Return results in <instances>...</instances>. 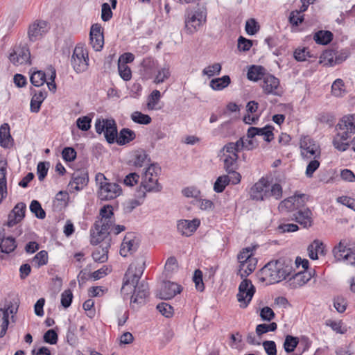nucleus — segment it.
I'll return each mask as SVG.
<instances>
[{"label": "nucleus", "instance_id": "f257e3e1", "mask_svg": "<svg viewBox=\"0 0 355 355\" xmlns=\"http://www.w3.org/2000/svg\"><path fill=\"white\" fill-rule=\"evenodd\" d=\"M145 270V261L138 259L128 267L123 277L121 293L131 296V302L144 304L149 295L148 284L145 281L139 282Z\"/></svg>", "mask_w": 355, "mask_h": 355}, {"label": "nucleus", "instance_id": "f03ea898", "mask_svg": "<svg viewBox=\"0 0 355 355\" xmlns=\"http://www.w3.org/2000/svg\"><path fill=\"white\" fill-rule=\"evenodd\" d=\"M293 270V261L288 258H280L271 261L261 269V274L263 281L270 284L279 283L290 275Z\"/></svg>", "mask_w": 355, "mask_h": 355}, {"label": "nucleus", "instance_id": "7ed1b4c3", "mask_svg": "<svg viewBox=\"0 0 355 355\" xmlns=\"http://www.w3.org/2000/svg\"><path fill=\"white\" fill-rule=\"evenodd\" d=\"M96 185L98 186V196L101 200H110L114 199L122 193L121 186L110 182L103 173H98L95 176Z\"/></svg>", "mask_w": 355, "mask_h": 355}, {"label": "nucleus", "instance_id": "20e7f679", "mask_svg": "<svg viewBox=\"0 0 355 355\" xmlns=\"http://www.w3.org/2000/svg\"><path fill=\"white\" fill-rule=\"evenodd\" d=\"M207 9L205 7L187 10L185 12L184 28L187 34L192 35L197 32L207 21Z\"/></svg>", "mask_w": 355, "mask_h": 355}, {"label": "nucleus", "instance_id": "39448f33", "mask_svg": "<svg viewBox=\"0 0 355 355\" xmlns=\"http://www.w3.org/2000/svg\"><path fill=\"white\" fill-rule=\"evenodd\" d=\"M19 309V300L13 298L6 300L0 307V338H3L7 331L9 324V315L12 322H15V315Z\"/></svg>", "mask_w": 355, "mask_h": 355}, {"label": "nucleus", "instance_id": "423d86ee", "mask_svg": "<svg viewBox=\"0 0 355 355\" xmlns=\"http://www.w3.org/2000/svg\"><path fill=\"white\" fill-rule=\"evenodd\" d=\"M161 171L157 164H150L142 174L141 184L149 193H157L162 191V186L158 182V175Z\"/></svg>", "mask_w": 355, "mask_h": 355}, {"label": "nucleus", "instance_id": "0eeeda50", "mask_svg": "<svg viewBox=\"0 0 355 355\" xmlns=\"http://www.w3.org/2000/svg\"><path fill=\"white\" fill-rule=\"evenodd\" d=\"M114 219H98L90 230V242L92 245H97L104 240L110 234V230L113 226Z\"/></svg>", "mask_w": 355, "mask_h": 355}, {"label": "nucleus", "instance_id": "6e6552de", "mask_svg": "<svg viewBox=\"0 0 355 355\" xmlns=\"http://www.w3.org/2000/svg\"><path fill=\"white\" fill-rule=\"evenodd\" d=\"M300 154L303 159L321 157V149L315 141L309 136H303L300 141Z\"/></svg>", "mask_w": 355, "mask_h": 355}, {"label": "nucleus", "instance_id": "1a4fd4ad", "mask_svg": "<svg viewBox=\"0 0 355 355\" xmlns=\"http://www.w3.org/2000/svg\"><path fill=\"white\" fill-rule=\"evenodd\" d=\"M50 30L49 23L44 19H37L31 22L27 28V37L30 42L41 40Z\"/></svg>", "mask_w": 355, "mask_h": 355}, {"label": "nucleus", "instance_id": "9d476101", "mask_svg": "<svg viewBox=\"0 0 355 355\" xmlns=\"http://www.w3.org/2000/svg\"><path fill=\"white\" fill-rule=\"evenodd\" d=\"M8 59L15 66L31 64V53L26 44L14 46L10 51Z\"/></svg>", "mask_w": 355, "mask_h": 355}, {"label": "nucleus", "instance_id": "9b49d317", "mask_svg": "<svg viewBox=\"0 0 355 355\" xmlns=\"http://www.w3.org/2000/svg\"><path fill=\"white\" fill-rule=\"evenodd\" d=\"M256 288L252 282L248 279H244L239 286V292L236 295L237 300L240 302L241 308H246L251 302Z\"/></svg>", "mask_w": 355, "mask_h": 355}, {"label": "nucleus", "instance_id": "f8f14e48", "mask_svg": "<svg viewBox=\"0 0 355 355\" xmlns=\"http://www.w3.org/2000/svg\"><path fill=\"white\" fill-rule=\"evenodd\" d=\"M223 153V160L224 163V168L229 174L233 176L232 183L236 184L240 182L241 176L237 173V159L238 154L235 153Z\"/></svg>", "mask_w": 355, "mask_h": 355}, {"label": "nucleus", "instance_id": "ddd939ff", "mask_svg": "<svg viewBox=\"0 0 355 355\" xmlns=\"http://www.w3.org/2000/svg\"><path fill=\"white\" fill-rule=\"evenodd\" d=\"M334 257L338 261H345L347 264L355 266V251L347 248L345 240L340 241L333 249Z\"/></svg>", "mask_w": 355, "mask_h": 355}, {"label": "nucleus", "instance_id": "4468645a", "mask_svg": "<svg viewBox=\"0 0 355 355\" xmlns=\"http://www.w3.org/2000/svg\"><path fill=\"white\" fill-rule=\"evenodd\" d=\"M88 54L83 46H76L72 56L71 65L76 73H82L87 70L88 67Z\"/></svg>", "mask_w": 355, "mask_h": 355}, {"label": "nucleus", "instance_id": "2eb2a0df", "mask_svg": "<svg viewBox=\"0 0 355 355\" xmlns=\"http://www.w3.org/2000/svg\"><path fill=\"white\" fill-rule=\"evenodd\" d=\"M263 92L267 95L280 96L283 94V89L280 87L279 80L270 74L263 76L261 83Z\"/></svg>", "mask_w": 355, "mask_h": 355}, {"label": "nucleus", "instance_id": "dca6fc26", "mask_svg": "<svg viewBox=\"0 0 355 355\" xmlns=\"http://www.w3.org/2000/svg\"><path fill=\"white\" fill-rule=\"evenodd\" d=\"M199 218L192 220L180 219L177 221V230L184 236L189 237L192 236L200 225Z\"/></svg>", "mask_w": 355, "mask_h": 355}, {"label": "nucleus", "instance_id": "f3484780", "mask_svg": "<svg viewBox=\"0 0 355 355\" xmlns=\"http://www.w3.org/2000/svg\"><path fill=\"white\" fill-rule=\"evenodd\" d=\"M268 182L264 178L260 179L250 189V197L256 200H264L268 198Z\"/></svg>", "mask_w": 355, "mask_h": 355}, {"label": "nucleus", "instance_id": "a211bd4d", "mask_svg": "<svg viewBox=\"0 0 355 355\" xmlns=\"http://www.w3.org/2000/svg\"><path fill=\"white\" fill-rule=\"evenodd\" d=\"M89 37L93 49L96 51H101L104 44V37L102 27L99 24H94L92 26Z\"/></svg>", "mask_w": 355, "mask_h": 355}, {"label": "nucleus", "instance_id": "6ab92c4d", "mask_svg": "<svg viewBox=\"0 0 355 355\" xmlns=\"http://www.w3.org/2000/svg\"><path fill=\"white\" fill-rule=\"evenodd\" d=\"M336 128L347 133L349 137L355 134V113L343 116L337 123Z\"/></svg>", "mask_w": 355, "mask_h": 355}, {"label": "nucleus", "instance_id": "aec40b11", "mask_svg": "<svg viewBox=\"0 0 355 355\" xmlns=\"http://www.w3.org/2000/svg\"><path fill=\"white\" fill-rule=\"evenodd\" d=\"M182 288L176 283L171 282H165L163 283L157 295L159 298L164 300H170L177 294L180 293Z\"/></svg>", "mask_w": 355, "mask_h": 355}, {"label": "nucleus", "instance_id": "412c9836", "mask_svg": "<svg viewBox=\"0 0 355 355\" xmlns=\"http://www.w3.org/2000/svg\"><path fill=\"white\" fill-rule=\"evenodd\" d=\"M313 214L309 208H299L293 214V220L300 224L304 228H309L313 225Z\"/></svg>", "mask_w": 355, "mask_h": 355}, {"label": "nucleus", "instance_id": "4be33fe9", "mask_svg": "<svg viewBox=\"0 0 355 355\" xmlns=\"http://www.w3.org/2000/svg\"><path fill=\"white\" fill-rule=\"evenodd\" d=\"M138 248V242L135 236L132 233H128L121 245L120 254L122 257H127L128 254H132Z\"/></svg>", "mask_w": 355, "mask_h": 355}, {"label": "nucleus", "instance_id": "5701e85b", "mask_svg": "<svg viewBox=\"0 0 355 355\" xmlns=\"http://www.w3.org/2000/svg\"><path fill=\"white\" fill-rule=\"evenodd\" d=\"M26 205L24 202L17 203L8 216L7 225L12 227L23 220L25 216Z\"/></svg>", "mask_w": 355, "mask_h": 355}, {"label": "nucleus", "instance_id": "b1692460", "mask_svg": "<svg viewBox=\"0 0 355 355\" xmlns=\"http://www.w3.org/2000/svg\"><path fill=\"white\" fill-rule=\"evenodd\" d=\"M157 69L156 62L152 58H146L141 63L139 69L142 78L149 80L153 78Z\"/></svg>", "mask_w": 355, "mask_h": 355}, {"label": "nucleus", "instance_id": "393cba45", "mask_svg": "<svg viewBox=\"0 0 355 355\" xmlns=\"http://www.w3.org/2000/svg\"><path fill=\"white\" fill-rule=\"evenodd\" d=\"M304 197V195L301 196H293L289 197L283 201H282L279 204V209L282 210L286 209L288 211H297L303 204V201L302 198Z\"/></svg>", "mask_w": 355, "mask_h": 355}, {"label": "nucleus", "instance_id": "a878e982", "mask_svg": "<svg viewBox=\"0 0 355 355\" xmlns=\"http://www.w3.org/2000/svg\"><path fill=\"white\" fill-rule=\"evenodd\" d=\"M89 178L87 173L83 171H77L73 174L72 180L69 186L71 189L76 191L82 190L88 183Z\"/></svg>", "mask_w": 355, "mask_h": 355}, {"label": "nucleus", "instance_id": "bb28decb", "mask_svg": "<svg viewBox=\"0 0 355 355\" xmlns=\"http://www.w3.org/2000/svg\"><path fill=\"white\" fill-rule=\"evenodd\" d=\"M350 137L347 133L338 130L334 137L332 144L338 151H346L349 147V142L347 140Z\"/></svg>", "mask_w": 355, "mask_h": 355}, {"label": "nucleus", "instance_id": "cd10ccee", "mask_svg": "<svg viewBox=\"0 0 355 355\" xmlns=\"http://www.w3.org/2000/svg\"><path fill=\"white\" fill-rule=\"evenodd\" d=\"M257 262V259H249L248 261L240 263L238 266L237 275L243 279H247V277L256 269Z\"/></svg>", "mask_w": 355, "mask_h": 355}, {"label": "nucleus", "instance_id": "c85d7f7f", "mask_svg": "<svg viewBox=\"0 0 355 355\" xmlns=\"http://www.w3.org/2000/svg\"><path fill=\"white\" fill-rule=\"evenodd\" d=\"M105 125L104 136L106 141L109 144L116 143L118 132L116 121L114 119H110V120H107Z\"/></svg>", "mask_w": 355, "mask_h": 355}, {"label": "nucleus", "instance_id": "c756f323", "mask_svg": "<svg viewBox=\"0 0 355 355\" xmlns=\"http://www.w3.org/2000/svg\"><path fill=\"white\" fill-rule=\"evenodd\" d=\"M132 165L135 167H142L149 166L150 159L146 152L144 150H136L131 160Z\"/></svg>", "mask_w": 355, "mask_h": 355}, {"label": "nucleus", "instance_id": "7c9ffc66", "mask_svg": "<svg viewBox=\"0 0 355 355\" xmlns=\"http://www.w3.org/2000/svg\"><path fill=\"white\" fill-rule=\"evenodd\" d=\"M307 250L309 258L316 260L318 254H324V245L322 241L315 239L309 245Z\"/></svg>", "mask_w": 355, "mask_h": 355}, {"label": "nucleus", "instance_id": "2f4dec72", "mask_svg": "<svg viewBox=\"0 0 355 355\" xmlns=\"http://www.w3.org/2000/svg\"><path fill=\"white\" fill-rule=\"evenodd\" d=\"M47 92L44 90H40L33 95L31 100L30 110L31 112L37 113L42 102L46 98Z\"/></svg>", "mask_w": 355, "mask_h": 355}, {"label": "nucleus", "instance_id": "473e14b6", "mask_svg": "<svg viewBox=\"0 0 355 355\" xmlns=\"http://www.w3.org/2000/svg\"><path fill=\"white\" fill-rule=\"evenodd\" d=\"M12 138L10 133V126L4 123L0 127V145L3 148H9L12 146Z\"/></svg>", "mask_w": 355, "mask_h": 355}, {"label": "nucleus", "instance_id": "72a5a7b5", "mask_svg": "<svg viewBox=\"0 0 355 355\" xmlns=\"http://www.w3.org/2000/svg\"><path fill=\"white\" fill-rule=\"evenodd\" d=\"M311 279V272L304 270V272H299L293 275L291 284L294 288L301 287L306 284Z\"/></svg>", "mask_w": 355, "mask_h": 355}, {"label": "nucleus", "instance_id": "f704fd0d", "mask_svg": "<svg viewBox=\"0 0 355 355\" xmlns=\"http://www.w3.org/2000/svg\"><path fill=\"white\" fill-rule=\"evenodd\" d=\"M135 132L129 128H123L118 134L116 143L120 146L125 145L135 139Z\"/></svg>", "mask_w": 355, "mask_h": 355}, {"label": "nucleus", "instance_id": "c9c22d12", "mask_svg": "<svg viewBox=\"0 0 355 355\" xmlns=\"http://www.w3.org/2000/svg\"><path fill=\"white\" fill-rule=\"evenodd\" d=\"M231 83L229 76L225 75L221 78L212 79L209 83L210 87L215 91H220L226 88Z\"/></svg>", "mask_w": 355, "mask_h": 355}, {"label": "nucleus", "instance_id": "e433bc0d", "mask_svg": "<svg viewBox=\"0 0 355 355\" xmlns=\"http://www.w3.org/2000/svg\"><path fill=\"white\" fill-rule=\"evenodd\" d=\"M243 149L245 150V140L244 137H241L236 142L227 143L223 146L221 152L235 153L238 154V152Z\"/></svg>", "mask_w": 355, "mask_h": 355}, {"label": "nucleus", "instance_id": "4c0bfd02", "mask_svg": "<svg viewBox=\"0 0 355 355\" xmlns=\"http://www.w3.org/2000/svg\"><path fill=\"white\" fill-rule=\"evenodd\" d=\"M265 69L261 66L252 65L248 71L247 77L250 80H263Z\"/></svg>", "mask_w": 355, "mask_h": 355}, {"label": "nucleus", "instance_id": "58836bf2", "mask_svg": "<svg viewBox=\"0 0 355 355\" xmlns=\"http://www.w3.org/2000/svg\"><path fill=\"white\" fill-rule=\"evenodd\" d=\"M313 39L318 44L326 45L333 39V34L329 31H319L313 36Z\"/></svg>", "mask_w": 355, "mask_h": 355}, {"label": "nucleus", "instance_id": "ea45409f", "mask_svg": "<svg viewBox=\"0 0 355 355\" xmlns=\"http://www.w3.org/2000/svg\"><path fill=\"white\" fill-rule=\"evenodd\" d=\"M17 248L15 239L12 237L1 238L0 250L1 252L9 254Z\"/></svg>", "mask_w": 355, "mask_h": 355}, {"label": "nucleus", "instance_id": "a19ab883", "mask_svg": "<svg viewBox=\"0 0 355 355\" xmlns=\"http://www.w3.org/2000/svg\"><path fill=\"white\" fill-rule=\"evenodd\" d=\"M336 51L334 50H326L320 57V63L324 66H335Z\"/></svg>", "mask_w": 355, "mask_h": 355}, {"label": "nucleus", "instance_id": "79ce46f5", "mask_svg": "<svg viewBox=\"0 0 355 355\" xmlns=\"http://www.w3.org/2000/svg\"><path fill=\"white\" fill-rule=\"evenodd\" d=\"M233 176L227 175L219 176L214 184V191L216 193H222L225 187L232 182Z\"/></svg>", "mask_w": 355, "mask_h": 355}, {"label": "nucleus", "instance_id": "37998d69", "mask_svg": "<svg viewBox=\"0 0 355 355\" xmlns=\"http://www.w3.org/2000/svg\"><path fill=\"white\" fill-rule=\"evenodd\" d=\"M7 169L5 166H0V202L7 196Z\"/></svg>", "mask_w": 355, "mask_h": 355}, {"label": "nucleus", "instance_id": "c03bdc74", "mask_svg": "<svg viewBox=\"0 0 355 355\" xmlns=\"http://www.w3.org/2000/svg\"><path fill=\"white\" fill-rule=\"evenodd\" d=\"M108 246H99L92 252L93 259L96 262L104 263L108 259Z\"/></svg>", "mask_w": 355, "mask_h": 355}, {"label": "nucleus", "instance_id": "a18cd8bd", "mask_svg": "<svg viewBox=\"0 0 355 355\" xmlns=\"http://www.w3.org/2000/svg\"><path fill=\"white\" fill-rule=\"evenodd\" d=\"M170 76L171 71L169 67L164 66L157 70L153 82L156 84H160L168 79Z\"/></svg>", "mask_w": 355, "mask_h": 355}, {"label": "nucleus", "instance_id": "49530a36", "mask_svg": "<svg viewBox=\"0 0 355 355\" xmlns=\"http://www.w3.org/2000/svg\"><path fill=\"white\" fill-rule=\"evenodd\" d=\"M161 98V93L159 90H153L148 97L147 107L148 110H157V105Z\"/></svg>", "mask_w": 355, "mask_h": 355}, {"label": "nucleus", "instance_id": "de8ad7c7", "mask_svg": "<svg viewBox=\"0 0 355 355\" xmlns=\"http://www.w3.org/2000/svg\"><path fill=\"white\" fill-rule=\"evenodd\" d=\"M131 119L135 123L142 125H148L152 121L151 117L149 115L143 114L139 111H135L132 113Z\"/></svg>", "mask_w": 355, "mask_h": 355}, {"label": "nucleus", "instance_id": "09e8293b", "mask_svg": "<svg viewBox=\"0 0 355 355\" xmlns=\"http://www.w3.org/2000/svg\"><path fill=\"white\" fill-rule=\"evenodd\" d=\"M31 211L39 219H44L46 217V212L42 209L39 201L33 200L30 205Z\"/></svg>", "mask_w": 355, "mask_h": 355}, {"label": "nucleus", "instance_id": "8fccbe9b", "mask_svg": "<svg viewBox=\"0 0 355 355\" xmlns=\"http://www.w3.org/2000/svg\"><path fill=\"white\" fill-rule=\"evenodd\" d=\"M253 250L252 247L243 248L237 255L239 263L248 261L249 259H257L253 257Z\"/></svg>", "mask_w": 355, "mask_h": 355}, {"label": "nucleus", "instance_id": "3c124183", "mask_svg": "<svg viewBox=\"0 0 355 355\" xmlns=\"http://www.w3.org/2000/svg\"><path fill=\"white\" fill-rule=\"evenodd\" d=\"M30 80L35 87H40L46 82V74L42 71H37L31 76Z\"/></svg>", "mask_w": 355, "mask_h": 355}, {"label": "nucleus", "instance_id": "603ef678", "mask_svg": "<svg viewBox=\"0 0 355 355\" xmlns=\"http://www.w3.org/2000/svg\"><path fill=\"white\" fill-rule=\"evenodd\" d=\"M277 328V324L276 322H271L270 324H259L256 327V334L257 336H261V335L269 332V331H275Z\"/></svg>", "mask_w": 355, "mask_h": 355}, {"label": "nucleus", "instance_id": "864d4df0", "mask_svg": "<svg viewBox=\"0 0 355 355\" xmlns=\"http://www.w3.org/2000/svg\"><path fill=\"white\" fill-rule=\"evenodd\" d=\"M268 198L273 197L276 200H279L282 197V186L278 183H275L270 186L268 183Z\"/></svg>", "mask_w": 355, "mask_h": 355}, {"label": "nucleus", "instance_id": "5fc2aeb1", "mask_svg": "<svg viewBox=\"0 0 355 355\" xmlns=\"http://www.w3.org/2000/svg\"><path fill=\"white\" fill-rule=\"evenodd\" d=\"M222 69L221 64L220 63H214L211 65H209L205 67L202 73V75L207 76L208 77H212L214 76H218L220 74Z\"/></svg>", "mask_w": 355, "mask_h": 355}, {"label": "nucleus", "instance_id": "6e6d98bb", "mask_svg": "<svg viewBox=\"0 0 355 355\" xmlns=\"http://www.w3.org/2000/svg\"><path fill=\"white\" fill-rule=\"evenodd\" d=\"M298 343L299 341L297 337H293L292 336L288 335L286 336L284 340V348L286 352H292L296 348Z\"/></svg>", "mask_w": 355, "mask_h": 355}, {"label": "nucleus", "instance_id": "4d7b16f0", "mask_svg": "<svg viewBox=\"0 0 355 355\" xmlns=\"http://www.w3.org/2000/svg\"><path fill=\"white\" fill-rule=\"evenodd\" d=\"M320 158L318 157L312 158V159H311L310 162L307 164L305 171V174L307 178H311L314 172L320 167Z\"/></svg>", "mask_w": 355, "mask_h": 355}, {"label": "nucleus", "instance_id": "13d9d810", "mask_svg": "<svg viewBox=\"0 0 355 355\" xmlns=\"http://www.w3.org/2000/svg\"><path fill=\"white\" fill-rule=\"evenodd\" d=\"M32 262L35 263L37 267H40L47 263L48 262V253L45 250L40 251L33 258Z\"/></svg>", "mask_w": 355, "mask_h": 355}, {"label": "nucleus", "instance_id": "bf43d9fd", "mask_svg": "<svg viewBox=\"0 0 355 355\" xmlns=\"http://www.w3.org/2000/svg\"><path fill=\"white\" fill-rule=\"evenodd\" d=\"M92 118L89 116H84L77 119L76 125L82 131H87L91 128Z\"/></svg>", "mask_w": 355, "mask_h": 355}, {"label": "nucleus", "instance_id": "052dcab7", "mask_svg": "<svg viewBox=\"0 0 355 355\" xmlns=\"http://www.w3.org/2000/svg\"><path fill=\"white\" fill-rule=\"evenodd\" d=\"M118 70L120 77L125 81L130 80L132 78L130 68L124 63H118Z\"/></svg>", "mask_w": 355, "mask_h": 355}, {"label": "nucleus", "instance_id": "680f3d73", "mask_svg": "<svg viewBox=\"0 0 355 355\" xmlns=\"http://www.w3.org/2000/svg\"><path fill=\"white\" fill-rule=\"evenodd\" d=\"M345 92L344 82L342 79H336L331 85V92L335 96H341Z\"/></svg>", "mask_w": 355, "mask_h": 355}, {"label": "nucleus", "instance_id": "e2e57ef3", "mask_svg": "<svg viewBox=\"0 0 355 355\" xmlns=\"http://www.w3.org/2000/svg\"><path fill=\"white\" fill-rule=\"evenodd\" d=\"M50 164L48 162H40L37 166V174L40 181H42L47 175Z\"/></svg>", "mask_w": 355, "mask_h": 355}, {"label": "nucleus", "instance_id": "0e129e2a", "mask_svg": "<svg viewBox=\"0 0 355 355\" xmlns=\"http://www.w3.org/2000/svg\"><path fill=\"white\" fill-rule=\"evenodd\" d=\"M157 309L166 318H171L173 315V308L166 302H161L157 305Z\"/></svg>", "mask_w": 355, "mask_h": 355}, {"label": "nucleus", "instance_id": "69168bd1", "mask_svg": "<svg viewBox=\"0 0 355 355\" xmlns=\"http://www.w3.org/2000/svg\"><path fill=\"white\" fill-rule=\"evenodd\" d=\"M274 128L271 125H266L263 128H259L260 132H259V136H263V139L265 141L270 142L273 139V130Z\"/></svg>", "mask_w": 355, "mask_h": 355}, {"label": "nucleus", "instance_id": "338daca9", "mask_svg": "<svg viewBox=\"0 0 355 355\" xmlns=\"http://www.w3.org/2000/svg\"><path fill=\"white\" fill-rule=\"evenodd\" d=\"M304 21V15L299 13L297 10L290 13L288 21L292 26H297Z\"/></svg>", "mask_w": 355, "mask_h": 355}, {"label": "nucleus", "instance_id": "774afa93", "mask_svg": "<svg viewBox=\"0 0 355 355\" xmlns=\"http://www.w3.org/2000/svg\"><path fill=\"white\" fill-rule=\"evenodd\" d=\"M182 193L187 198H198L200 196V191L196 187H188L182 189Z\"/></svg>", "mask_w": 355, "mask_h": 355}]
</instances>
